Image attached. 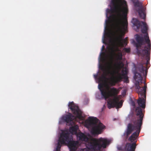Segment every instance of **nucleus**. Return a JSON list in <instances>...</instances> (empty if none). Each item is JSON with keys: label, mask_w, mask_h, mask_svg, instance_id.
Wrapping results in <instances>:
<instances>
[{"label": "nucleus", "mask_w": 151, "mask_h": 151, "mask_svg": "<svg viewBox=\"0 0 151 151\" xmlns=\"http://www.w3.org/2000/svg\"><path fill=\"white\" fill-rule=\"evenodd\" d=\"M132 22L134 25L137 27V29L140 28L142 23L143 27L141 29V32L145 34L144 37L137 35L136 37L137 42L136 47L138 52L144 58L137 65V69L140 73L135 72L134 73V78L137 82L135 84L136 87L137 85L138 84L140 86V83H142L143 79L142 76H146L147 75L148 69L147 65L149 63L150 59L151 44L147 33L148 27L146 23L142 21L140 22L137 19L134 18L132 19Z\"/></svg>", "instance_id": "nucleus-1"}, {"label": "nucleus", "mask_w": 151, "mask_h": 151, "mask_svg": "<svg viewBox=\"0 0 151 151\" xmlns=\"http://www.w3.org/2000/svg\"><path fill=\"white\" fill-rule=\"evenodd\" d=\"M137 89V92L139 96L137 101L139 106L137 107L135 110L137 119L134 121L133 122V124H128L126 133L124 134L126 138H127L132 132L136 130L128 139L129 141L131 142H134L132 143H127L125 145V151H135L136 147L135 141L139 135L142 124V121L145 113V111L143 110L145 107L146 89Z\"/></svg>", "instance_id": "nucleus-2"}, {"label": "nucleus", "mask_w": 151, "mask_h": 151, "mask_svg": "<svg viewBox=\"0 0 151 151\" xmlns=\"http://www.w3.org/2000/svg\"><path fill=\"white\" fill-rule=\"evenodd\" d=\"M126 14H123V12H120L121 15H119L117 13H111L109 16L110 18L112 19L114 21L115 32L113 35V40L115 42H122L127 45V41L125 39H122L126 32H127L128 23L127 21L122 22L121 19L125 18L128 12Z\"/></svg>", "instance_id": "nucleus-3"}, {"label": "nucleus", "mask_w": 151, "mask_h": 151, "mask_svg": "<svg viewBox=\"0 0 151 151\" xmlns=\"http://www.w3.org/2000/svg\"><path fill=\"white\" fill-rule=\"evenodd\" d=\"M108 74L112 76L111 78L110 84L112 86H115L116 84L121 82L123 79L126 83L129 82L127 76V71L126 68L122 70L121 73H119V70L116 71L113 65L112 61L108 63L107 66Z\"/></svg>", "instance_id": "nucleus-4"}, {"label": "nucleus", "mask_w": 151, "mask_h": 151, "mask_svg": "<svg viewBox=\"0 0 151 151\" xmlns=\"http://www.w3.org/2000/svg\"><path fill=\"white\" fill-rule=\"evenodd\" d=\"M109 141L106 138L100 137L99 139H92L88 142L87 145V148H85L82 151H99L102 148H105L109 143Z\"/></svg>", "instance_id": "nucleus-5"}, {"label": "nucleus", "mask_w": 151, "mask_h": 151, "mask_svg": "<svg viewBox=\"0 0 151 151\" xmlns=\"http://www.w3.org/2000/svg\"><path fill=\"white\" fill-rule=\"evenodd\" d=\"M110 5L111 9H107V12L109 13H117L120 16V12H123V14H125L128 12L127 5L125 0H111Z\"/></svg>", "instance_id": "nucleus-6"}, {"label": "nucleus", "mask_w": 151, "mask_h": 151, "mask_svg": "<svg viewBox=\"0 0 151 151\" xmlns=\"http://www.w3.org/2000/svg\"><path fill=\"white\" fill-rule=\"evenodd\" d=\"M72 137L67 131H63L60 134L59 137V141L61 145L65 144H68L70 151H76L77 149V145L78 144L77 141H72ZM84 148L81 150L80 151H82Z\"/></svg>", "instance_id": "nucleus-7"}, {"label": "nucleus", "mask_w": 151, "mask_h": 151, "mask_svg": "<svg viewBox=\"0 0 151 151\" xmlns=\"http://www.w3.org/2000/svg\"><path fill=\"white\" fill-rule=\"evenodd\" d=\"M69 108L70 109L73 113L76 116H73L71 113L66 115L63 117V119L67 123H69L76 118V117L81 119L83 118L82 113L79 109L78 107L72 101L70 102L68 105Z\"/></svg>", "instance_id": "nucleus-8"}, {"label": "nucleus", "mask_w": 151, "mask_h": 151, "mask_svg": "<svg viewBox=\"0 0 151 151\" xmlns=\"http://www.w3.org/2000/svg\"><path fill=\"white\" fill-rule=\"evenodd\" d=\"M88 123L89 126L92 127L91 132L93 135L101 134L103 129L105 127V126L96 118L89 117Z\"/></svg>", "instance_id": "nucleus-9"}, {"label": "nucleus", "mask_w": 151, "mask_h": 151, "mask_svg": "<svg viewBox=\"0 0 151 151\" xmlns=\"http://www.w3.org/2000/svg\"><path fill=\"white\" fill-rule=\"evenodd\" d=\"M104 84L103 83H100L99 84V88L101 91V94L102 97L105 100L107 99L111 96L117 94L119 93V91L116 88H111V90L112 93L108 91L109 89V87L107 85L106 89L104 88Z\"/></svg>", "instance_id": "nucleus-10"}, {"label": "nucleus", "mask_w": 151, "mask_h": 151, "mask_svg": "<svg viewBox=\"0 0 151 151\" xmlns=\"http://www.w3.org/2000/svg\"><path fill=\"white\" fill-rule=\"evenodd\" d=\"M121 96H115L113 99H109L107 102L108 108L110 109L112 108L116 107L117 108H120L122 105L123 101L121 100L119 102Z\"/></svg>", "instance_id": "nucleus-11"}, {"label": "nucleus", "mask_w": 151, "mask_h": 151, "mask_svg": "<svg viewBox=\"0 0 151 151\" xmlns=\"http://www.w3.org/2000/svg\"><path fill=\"white\" fill-rule=\"evenodd\" d=\"M135 6L139 7L137 10L140 17L142 19H145L146 17L145 11L146 8L142 6V3L140 2L138 0H132Z\"/></svg>", "instance_id": "nucleus-12"}, {"label": "nucleus", "mask_w": 151, "mask_h": 151, "mask_svg": "<svg viewBox=\"0 0 151 151\" xmlns=\"http://www.w3.org/2000/svg\"><path fill=\"white\" fill-rule=\"evenodd\" d=\"M77 137H78L80 140L86 142H88V138L86 135L83 133L80 132L78 133L77 135Z\"/></svg>", "instance_id": "nucleus-13"}, {"label": "nucleus", "mask_w": 151, "mask_h": 151, "mask_svg": "<svg viewBox=\"0 0 151 151\" xmlns=\"http://www.w3.org/2000/svg\"><path fill=\"white\" fill-rule=\"evenodd\" d=\"M101 69L104 71V73H105V74H103L101 76L99 77V80L100 82H103L104 79H106V74L105 73L106 71V68H104L102 66L101 67Z\"/></svg>", "instance_id": "nucleus-14"}, {"label": "nucleus", "mask_w": 151, "mask_h": 151, "mask_svg": "<svg viewBox=\"0 0 151 151\" xmlns=\"http://www.w3.org/2000/svg\"><path fill=\"white\" fill-rule=\"evenodd\" d=\"M78 127L77 125H75L73 126L70 127L69 130L72 133H77V130L78 129Z\"/></svg>", "instance_id": "nucleus-15"}, {"label": "nucleus", "mask_w": 151, "mask_h": 151, "mask_svg": "<svg viewBox=\"0 0 151 151\" xmlns=\"http://www.w3.org/2000/svg\"><path fill=\"white\" fill-rule=\"evenodd\" d=\"M111 53L112 55L116 54L115 52H121V50H119V48L117 47H115V49H114V47H112L111 48Z\"/></svg>", "instance_id": "nucleus-16"}, {"label": "nucleus", "mask_w": 151, "mask_h": 151, "mask_svg": "<svg viewBox=\"0 0 151 151\" xmlns=\"http://www.w3.org/2000/svg\"><path fill=\"white\" fill-rule=\"evenodd\" d=\"M116 57L117 60H121L122 59V52H118L117 54H116Z\"/></svg>", "instance_id": "nucleus-17"}, {"label": "nucleus", "mask_w": 151, "mask_h": 151, "mask_svg": "<svg viewBox=\"0 0 151 151\" xmlns=\"http://www.w3.org/2000/svg\"><path fill=\"white\" fill-rule=\"evenodd\" d=\"M125 52L128 53L130 52V48H124L123 49Z\"/></svg>", "instance_id": "nucleus-18"}, {"label": "nucleus", "mask_w": 151, "mask_h": 151, "mask_svg": "<svg viewBox=\"0 0 151 151\" xmlns=\"http://www.w3.org/2000/svg\"><path fill=\"white\" fill-rule=\"evenodd\" d=\"M60 144H61L60 143V142L59 141H59L58 142L57 147V148H60L61 147V145H60Z\"/></svg>", "instance_id": "nucleus-19"}, {"label": "nucleus", "mask_w": 151, "mask_h": 151, "mask_svg": "<svg viewBox=\"0 0 151 151\" xmlns=\"http://www.w3.org/2000/svg\"><path fill=\"white\" fill-rule=\"evenodd\" d=\"M132 105L133 106H135V102L134 101H132Z\"/></svg>", "instance_id": "nucleus-20"}, {"label": "nucleus", "mask_w": 151, "mask_h": 151, "mask_svg": "<svg viewBox=\"0 0 151 151\" xmlns=\"http://www.w3.org/2000/svg\"><path fill=\"white\" fill-rule=\"evenodd\" d=\"M104 45H103L102 47V50H103L104 49Z\"/></svg>", "instance_id": "nucleus-21"}, {"label": "nucleus", "mask_w": 151, "mask_h": 151, "mask_svg": "<svg viewBox=\"0 0 151 151\" xmlns=\"http://www.w3.org/2000/svg\"><path fill=\"white\" fill-rule=\"evenodd\" d=\"M94 76V77L95 78H96L97 77V75H95Z\"/></svg>", "instance_id": "nucleus-22"}, {"label": "nucleus", "mask_w": 151, "mask_h": 151, "mask_svg": "<svg viewBox=\"0 0 151 151\" xmlns=\"http://www.w3.org/2000/svg\"><path fill=\"white\" fill-rule=\"evenodd\" d=\"M124 39H125L126 40H127V37H126Z\"/></svg>", "instance_id": "nucleus-23"}, {"label": "nucleus", "mask_w": 151, "mask_h": 151, "mask_svg": "<svg viewBox=\"0 0 151 151\" xmlns=\"http://www.w3.org/2000/svg\"><path fill=\"white\" fill-rule=\"evenodd\" d=\"M103 43H104V41L103 42Z\"/></svg>", "instance_id": "nucleus-24"}]
</instances>
